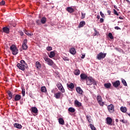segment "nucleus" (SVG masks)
<instances>
[{"label": "nucleus", "instance_id": "f257e3e1", "mask_svg": "<svg viewBox=\"0 0 130 130\" xmlns=\"http://www.w3.org/2000/svg\"><path fill=\"white\" fill-rule=\"evenodd\" d=\"M86 85L90 86V85H93V86H97V82H96L94 79L92 78V77H88L86 79Z\"/></svg>", "mask_w": 130, "mask_h": 130}, {"label": "nucleus", "instance_id": "f03ea898", "mask_svg": "<svg viewBox=\"0 0 130 130\" xmlns=\"http://www.w3.org/2000/svg\"><path fill=\"white\" fill-rule=\"evenodd\" d=\"M44 59L45 61H46L47 63V64L50 66L51 67H53V68H54V69H56L57 67L51 59L47 57H44Z\"/></svg>", "mask_w": 130, "mask_h": 130}, {"label": "nucleus", "instance_id": "7ed1b4c3", "mask_svg": "<svg viewBox=\"0 0 130 130\" xmlns=\"http://www.w3.org/2000/svg\"><path fill=\"white\" fill-rule=\"evenodd\" d=\"M10 50L12 52V54L13 55H17L18 53H19V50L17 48V47H16V45H12L10 47Z\"/></svg>", "mask_w": 130, "mask_h": 130}, {"label": "nucleus", "instance_id": "20e7f679", "mask_svg": "<svg viewBox=\"0 0 130 130\" xmlns=\"http://www.w3.org/2000/svg\"><path fill=\"white\" fill-rule=\"evenodd\" d=\"M106 53H103L102 52H101L97 55L96 58L99 60H101V59H103L106 56Z\"/></svg>", "mask_w": 130, "mask_h": 130}, {"label": "nucleus", "instance_id": "39448f33", "mask_svg": "<svg viewBox=\"0 0 130 130\" xmlns=\"http://www.w3.org/2000/svg\"><path fill=\"white\" fill-rule=\"evenodd\" d=\"M96 100L98 103L100 105V106H104L105 103L104 102H102V97L100 94L98 95L96 97Z\"/></svg>", "mask_w": 130, "mask_h": 130}, {"label": "nucleus", "instance_id": "423d86ee", "mask_svg": "<svg viewBox=\"0 0 130 130\" xmlns=\"http://www.w3.org/2000/svg\"><path fill=\"white\" fill-rule=\"evenodd\" d=\"M17 67L21 71H25V69H28V66L23 65L20 63L17 64Z\"/></svg>", "mask_w": 130, "mask_h": 130}, {"label": "nucleus", "instance_id": "0eeeda50", "mask_svg": "<svg viewBox=\"0 0 130 130\" xmlns=\"http://www.w3.org/2000/svg\"><path fill=\"white\" fill-rule=\"evenodd\" d=\"M108 110L110 113H113L114 112V105L111 104L107 107Z\"/></svg>", "mask_w": 130, "mask_h": 130}, {"label": "nucleus", "instance_id": "6e6552de", "mask_svg": "<svg viewBox=\"0 0 130 130\" xmlns=\"http://www.w3.org/2000/svg\"><path fill=\"white\" fill-rule=\"evenodd\" d=\"M56 86L58 88V89H59V90L60 91H61V92H62V93H64V89L63 88V86H62V84H61V83H60V82H58L56 84Z\"/></svg>", "mask_w": 130, "mask_h": 130}, {"label": "nucleus", "instance_id": "1a4fd4ad", "mask_svg": "<svg viewBox=\"0 0 130 130\" xmlns=\"http://www.w3.org/2000/svg\"><path fill=\"white\" fill-rule=\"evenodd\" d=\"M27 42H28L27 39H25L23 40L22 43V49L23 50H26L27 48H28V46H27Z\"/></svg>", "mask_w": 130, "mask_h": 130}, {"label": "nucleus", "instance_id": "9d476101", "mask_svg": "<svg viewBox=\"0 0 130 130\" xmlns=\"http://www.w3.org/2000/svg\"><path fill=\"white\" fill-rule=\"evenodd\" d=\"M89 77L85 74L82 73L80 75V78L82 81L86 80L87 81V79H88Z\"/></svg>", "mask_w": 130, "mask_h": 130}, {"label": "nucleus", "instance_id": "9b49d317", "mask_svg": "<svg viewBox=\"0 0 130 130\" xmlns=\"http://www.w3.org/2000/svg\"><path fill=\"white\" fill-rule=\"evenodd\" d=\"M112 84L113 87H114L115 88H117V87H118L119 85H120V81H119V80H117L115 82H113Z\"/></svg>", "mask_w": 130, "mask_h": 130}, {"label": "nucleus", "instance_id": "f8f14e48", "mask_svg": "<svg viewBox=\"0 0 130 130\" xmlns=\"http://www.w3.org/2000/svg\"><path fill=\"white\" fill-rule=\"evenodd\" d=\"M2 31L4 32V33L9 34V33H10V28H9L8 27H4L2 28Z\"/></svg>", "mask_w": 130, "mask_h": 130}, {"label": "nucleus", "instance_id": "ddd939ff", "mask_svg": "<svg viewBox=\"0 0 130 130\" xmlns=\"http://www.w3.org/2000/svg\"><path fill=\"white\" fill-rule=\"evenodd\" d=\"M76 92H77V93H78L80 95L83 94V90L82 89V88H81V87H76Z\"/></svg>", "mask_w": 130, "mask_h": 130}, {"label": "nucleus", "instance_id": "4468645a", "mask_svg": "<svg viewBox=\"0 0 130 130\" xmlns=\"http://www.w3.org/2000/svg\"><path fill=\"white\" fill-rule=\"evenodd\" d=\"M67 86L68 87V88H69V89H71L72 90H73V89H74V88H75V85H74V83H71L70 84H67Z\"/></svg>", "mask_w": 130, "mask_h": 130}, {"label": "nucleus", "instance_id": "2eb2a0df", "mask_svg": "<svg viewBox=\"0 0 130 130\" xmlns=\"http://www.w3.org/2000/svg\"><path fill=\"white\" fill-rule=\"evenodd\" d=\"M106 121H107V124L110 125L111 123H112V119L111 117H107L106 118Z\"/></svg>", "mask_w": 130, "mask_h": 130}, {"label": "nucleus", "instance_id": "dca6fc26", "mask_svg": "<svg viewBox=\"0 0 130 130\" xmlns=\"http://www.w3.org/2000/svg\"><path fill=\"white\" fill-rule=\"evenodd\" d=\"M21 95L20 94H16L14 97V101H19L21 100Z\"/></svg>", "mask_w": 130, "mask_h": 130}, {"label": "nucleus", "instance_id": "f3484780", "mask_svg": "<svg viewBox=\"0 0 130 130\" xmlns=\"http://www.w3.org/2000/svg\"><path fill=\"white\" fill-rule=\"evenodd\" d=\"M104 86L105 88H106V89H110L112 85H111V83H105L104 84Z\"/></svg>", "mask_w": 130, "mask_h": 130}, {"label": "nucleus", "instance_id": "a211bd4d", "mask_svg": "<svg viewBox=\"0 0 130 130\" xmlns=\"http://www.w3.org/2000/svg\"><path fill=\"white\" fill-rule=\"evenodd\" d=\"M60 95H61V92H57L54 94V97L56 99H59L60 98Z\"/></svg>", "mask_w": 130, "mask_h": 130}, {"label": "nucleus", "instance_id": "6ab92c4d", "mask_svg": "<svg viewBox=\"0 0 130 130\" xmlns=\"http://www.w3.org/2000/svg\"><path fill=\"white\" fill-rule=\"evenodd\" d=\"M58 122L60 124H61L62 125H64V120L62 118H59L58 119Z\"/></svg>", "mask_w": 130, "mask_h": 130}, {"label": "nucleus", "instance_id": "aec40b11", "mask_svg": "<svg viewBox=\"0 0 130 130\" xmlns=\"http://www.w3.org/2000/svg\"><path fill=\"white\" fill-rule=\"evenodd\" d=\"M31 112H33L34 113H37L38 112V109H37V108L35 107H31Z\"/></svg>", "mask_w": 130, "mask_h": 130}, {"label": "nucleus", "instance_id": "412c9836", "mask_svg": "<svg viewBox=\"0 0 130 130\" xmlns=\"http://www.w3.org/2000/svg\"><path fill=\"white\" fill-rule=\"evenodd\" d=\"M86 119H87L88 122L92 123V121H93V120H92V118H91V116L90 115H86Z\"/></svg>", "mask_w": 130, "mask_h": 130}, {"label": "nucleus", "instance_id": "4be33fe9", "mask_svg": "<svg viewBox=\"0 0 130 130\" xmlns=\"http://www.w3.org/2000/svg\"><path fill=\"white\" fill-rule=\"evenodd\" d=\"M14 127H16V128H19V129H21V128H22V125L17 123H15L14 124Z\"/></svg>", "mask_w": 130, "mask_h": 130}, {"label": "nucleus", "instance_id": "5701e85b", "mask_svg": "<svg viewBox=\"0 0 130 130\" xmlns=\"http://www.w3.org/2000/svg\"><path fill=\"white\" fill-rule=\"evenodd\" d=\"M70 53H71V54H76V49H75L74 48H71L70 49Z\"/></svg>", "mask_w": 130, "mask_h": 130}, {"label": "nucleus", "instance_id": "b1692460", "mask_svg": "<svg viewBox=\"0 0 130 130\" xmlns=\"http://www.w3.org/2000/svg\"><path fill=\"white\" fill-rule=\"evenodd\" d=\"M7 94L9 95V100H11V99H12V98H13V94L12 93V92H11V91H10V90H8L7 91Z\"/></svg>", "mask_w": 130, "mask_h": 130}, {"label": "nucleus", "instance_id": "393cba45", "mask_svg": "<svg viewBox=\"0 0 130 130\" xmlns=\"http://www.w3.org/2000/svg\"><path fill=\"white\" fill-rule=\"evenodd\" d=\"M55 56V53L54 51H51L50 53V55H49V57L50 58H52V57H54Z\"/></svg>", "mask_w": 130, "mask_h": 130}, {"label": "nucleus", "instance_id": "a878e982", "mask_svg": "<svg viewBox=\"0 0 130 130\" xmlns=\"http://www.w3.org/2000/svg\"><path fill=\"white\" fill-rule=\"evenodd\" d=\"M86 25V22H85L84 21H82L80 22L79 25V28H81L82 27H84Z\"/></svg>", "mask_w": 130, "mask_h": 130}, {"label": "nucleus", "instance_id": "bb28decb", "mask_svg": "<svg viewBox=\"0 0 130 130\" xmlns=\"http://www.w3.org/2000/svg\"><path fill=\"white\" fill-rule=\"evenodd\" d=\"M75 105H77L78 107H81V106H82V103L78 102V100L75 101Z\"/></svg>", "mask_w": 130, "mask_h": 130}, {"label": "nucleus", "instance_id": "cd10ccee", "mask_svg": "<svg viewBox=\"0 0 130 130\" xmlns=\"http://www.w3.org/2000/svg\"><path fill=\"white\" fill-rule=\"evenodd\" d=\"M67 11L69 12V13H74V9L72 7H68L67 8Z\"/></svg>", "mask_w": 130, "mask_h": 130}, {"label": "nucleus", "instance_id": "c85d7f7f", "mask_svg": "<svg viewBox=\"0 0 130 130\" xmlns=\"http://www.w3.org/2000/svg\"><path fill=\"white\" fill-rule=\"evenodd\" d=\"M41 91L43 93H46L47 92V90H46V87L45 86H42L41 88Z\"/></svg>", "mask_w": 130, "mask_h": 130}, {"label": "nucleus", "instance_id": "c756f323", "mask_svg": "<svg viewBox=\"0 0 130 130\" xmlns=\"http://www.w3.org/2000/svg\"><path fill=\"white\" fill-rule=\"evenodd\" d=\"M36 66L37 69H38L39 70V69L41 68V64H40V62L39 61H37L36 63Z\"/></svg>", "mask_w": 130, "mask_h": 130}, {"label": "nucleus", "instance_id": "7c9ffc66", "mask_svg": "<svg viewBox=\"0 0 130 130\" xmlns=\"http://www.w3.org/2000/svg\"><path fill=\"white\" fill-rule=\"evenodd\" d=\"M74 75H76V76H79V75H80V74H81V71H80L79 70H76L74 72Z\"/></svg>", "mask_w": 130, "mask_h": 130}, {"label": "nucleus", "instance_id": "2f4dec72", "mask_svg": "<svg viewBox=\"0 0 130 130\" xmlns=\"http://www.w3.org/2000/svg\"><path fill=\"white\" fill-rule=\"evenodd\" d=\"M41 22L42 24H45L46 23V18L45 17H43L41 19Z\"/></svg>", "mask_w": 130, "mask_h": 130}, {"label": "nucleus", "instance_id": "473e14b6", "mask_svg": "<svg viewBox=\"0 0 130 130\" xmlns=\"http://www.w3.org/2000/svg\"><path fill=\"white\" fill-rule=\"evenodd\" d=\"M120 110L122 112H123L124 113H125L126 112V108L125 107H121L120 108Z\"/></svg>", "mask_w": 130, "mask_h": 130}, {"label": "nucleus", "instance_id": "72a5a7b5", "mask_svg": "<svg viewBox=\"0 0 130 130\" xmlns=\"http://www.w3.org/2000/svg\"><path fill=\"white\" fill-rule=\"evenodd\" d=\"M68 111H69V112H71L72 113H74V112L76 111V110L74 108L70 107L68 109Z\"/></svg>", "mask_w": 130, "mask_h": 130}, {"label": "nucleus", "instance_id": "f704fd0d", "mask_svg": "<svg viewBox=\"0 0 130 130\" xmlns=\"http://www.w3.org/2000/svg\"><path fill=\"white\" fill-rule=\"evenodd\" d=\"M24 33L27 35V36H32V35H33V34L29 33V32L26 30H24Z\"/></svg>", "mask_w": 130, "mask_h": 130}, {"label": "nucleus", "instance_id": "c9c22d12", "mask_svg": "<svg viewBox=\"0 0 130 130\" xmlns=\"http://www.w3.org/2000/svg\"><path fill=\"white\" fill-rule=\"evenodd\" d=\"M121 81H122V83L124 85V86H127V83H126V81H125V80L122 78Z\"/></svg>", "mask_w": 130, "mask_h": 130}, {"label": "nucleus", "instance_id": "e433bc0d", "mask_svg": "<svg viewBox=\"0 0 130 130\" xmlns=\"http://www.w3.org/2000/svg\"><path fill=\"white\" fill-rule=\"evenodd\" d=\"M20 64H23L24 66H27V63H26L24 60H21L20 61Z\"/></svg>", "mask_w": 130, "mask_h": 130}, {"label": "nucleus", "instance_id": "4c0bfd02", "mask_svg": "<svg viewBox=\"0 0 130 130\" xmlns=\"http://www.w3.org/2000/svg\"><path fill=\"white\" fill-rule=\"evenodd\" d=\"M62 58L64 60H65L66 61H70V59L69 58H68L66 56H63Z\"/></svg>", "mask_w": 130, "mask_h": 130}, {"label": "nucleus", "instance_id": "58836bf2", "mask_svg": "<svg viewBox=\"0 0 130 130\" xmlns=\"http://www.w3.org/2000/svg\"><path fill=\"white\" fill-rule=\"evenodd\" d=\"M108 37L110 38V39H113V36H112V34L111 32L109 33Z\"/></svg>", "mask_w": 130, "mask_h": 130}, {"label": "nucleus", "instance_id": "ea45409f", "mask_svg": "<svg viewBox=\"0 0 130 130\" xmlns=\"http://www.w3.org/2000/svg\"><path fill=\"white\" fill-rule=\"evenodd\" d=\"M81 15V19H85V17L86 16V13H83V12H82Z\"/></svg>", "mask_w": 130, "mask_h": 130}, {"label": "nucleus", "instance_id": "a19ab883", "mask_svg": "<svg viewBox=\"0 0 130 130\" xmlns=\"http://www.w3.org/2000/svg\"><path fill=\"white\" fill-rule=\"evenodd\" d=\"M36 24L37 25H41V21H40V20H37Z\"/></svg>", "mask_w": 130, "mask_h": 130}, {"label": "nucleus", "instance_id": "79ce46f5", "mask_svg": "<svg viewBox=\"0 0 130 130\" xmlns=\"http://www.w3.org/2000/svg\"><path fill=\"white\" fill-rule=\"evenodd\" d=\"M47 50H48V51H50V50H52V47L51 46L47 47Z\"/></svg>", "mask_w": 130, "mask_h": 130}, {"label": "nucleus", "instance_id": "37998d69", "mask_svg": "<svg viewBox=\"0 0 130 130\" xmlns=\"http://www.w3.org/2000/svg\"><path fill=\"white\" fill-rule=\"evenodd\" d=\"M113 12H114V15H116V16H118V13H117V11H116V10L114 9Z\"/></svg>", "mask_w": 130, "mask_h": 130}, {"label": "nucleus", "instance_id": "c03bdc74", "mask_svg": "<svg viewBox=\"0 0 130 130\" xmlns=\"http://www.w3.org/2000/svg\"><path fill=\"white\" fill-rule=\"evenodd\" d=\"M6 4V2L5 1H2L1 2H0L1 6H4Z\"/></svg>", "mask_w": 130, "mask_h": 130}, {"label": "nucleus", "instance_id": "a18cd8bd", "mask_svg": "<svg viewBox=\"0 0 130 130\" xmlns=\"http://www.w3.org/2000/svg\"><path fill=\"white\" fill-rule=\"evenodd\" d=\"M94 34V36H98V35H99V32H98L97 30H95V33Z\"/></svg>", "mask_w": 130, "mask_h": 130}, {"label": "nucleus", "instance_id": "49530a36", "mask_svg": "<svg viewBox=\"0 0 130 130\" xmlns=\"http://www.w3.org/2000/svg\"><path fill=\"white\" fill-rule=\"evenodd\" d=\"M22 96L24 97V96H25V89H22Z\"/></svg>", "mask_w": 130, "mask_h": 130}, {"label": "nucleus", "instance_id": "de8ad7c7", "mask_svg": "<svg viewBox=\"0 0 130 130\" xmlns=\"http://www.w3.org/2000/svg\"><path fill=\"white\" fill-rule=\"evenodd\" d=\"M100 13V15H101V17H102V18H104V17H105V16H104V14H103L102 13V12L101 11Z\"/></svg>", "mask_w": 130, "mask_h": 130}, {"label": "nucleus", "instance_id": "09e8293b", "mask_svg": "<svg viewBox=\"0 0 130 130\" xmlns=\"http://www.w3.org/2000/svg\"><path fill=\"white\" fill-rule=\"evenodd\" d=\"M115 30H121V28H120V27H119L118 26H115Z\"/></svg>", "mask_w": 130, "mask_h": 130}, {"label": "nucleus", "instance_id": "8fccbe9b", "mask_svg": "<svg viewBox=\"0 0 130 130\" xmlns=\"http://www.w3.org/2000/svg\"><path fill=\"white\" fill-rule=\"evenodd\" d=\"M100 22H101V23H103L104 22V19L102 18H100Z\"/></svg>", "mask_w": 130, "mask_h": 130}, {"label": "nucleus", "instance_id": "3c124183", "mask_svg": "<svg viewBox=\"0 0 130 130\" xmlns=\"http://www.w3.org/2000/svg\"><path fill=\"white\" fill-rule=\"evenodd\" d=\"M86 56V55L84 54H82V56L81 57V58H82V59H83V58H85V57Z\"/></svg>", "mask_w": 130, "mask_h": 130}, {"label": "nucleus", "instance_id": "603ef678", "mask_svg": "<svg viewBox=\"0 0 130 130\" xmlns=\"http://www.w3.org/2000/svg\"><path fill=\"white\" fill-rule=\"evenodd\" d=\"M20 35L21 36H23L24 35V32L23 31H21L20 32Z\"/></svg>", "mask_w": 130, "mask_h": 130}, {"label": "nucleus", "instance_id": "864d4df0", "mask_svg": "<svg viewBox=\"0 0 130 130\" xmlns=\"http://www.w3.org/2000/svg\"><path fill=\"white\" fill-rule=\"evenodd\" d=\"M120 121H121L123 123H125V121H124V120H120Z\"/></svg>", "mask_w": 130, "mask_h": 130}, {"label": "nucleus", "instance_id": "5fc2aeb1", "mask_svg": "<svg viewBox=\"0 0 130 130\" xmlns=\"http://www.w3.org/2000/svg\"><path fill=\"white\" fill-rule=\"evenodd\" d=\"M107 13H108V14H109V15H111V11H110V10H108V11H107Z\"/></svg>", "mask_w": 130, "mask_h": 130}, {"label": "nucleus", "instance_id": "6e6d98bb", "mask_svg": "<svg viewBox=\"0 0 130 130\" xmlns=\"http://www.w3.org/2000/svg\"><path fill=\"white\" fill-rule=\"evenodd\" d=\"M96 18L98 19V20H99V19H100V15H98Z\"/></svg>", "mask_w": 130, "mask_h": 130}, {"label": "nucleus", "instance_id": "4d7b16f0", "mask_svg": "<svg viewBox=\"0 0 130 130\" xmlns=\"http://www.w3.org/2000/svg\"><path fill=\"white\" fill-rule=\"evenodd\" d=\"M119 19H120V20H123V18H122L121 17H119Z\"/></svg>", "mask_w": 130, "mask_h": 130}, {"label": "nucleus", "instance_id": "13d9d810", "mask_svg": "<svg viewBox=\"0 0 130 130\" xmlns=\"http://www.w3.org/2000/svg\"><path fill=\"white\" fill-rule=\"evenodd\" d=\"M115 121L116 122H118V120L117 119H116Z\"/></svg>", "mask_w": 130, "mask_h": 130}, {"label": "nucleus", "instance_id": "bf43d9fd", "mask_svg": "<svg viewBox=\"0 0 130 130\" xmlns=\"http://www.w3.org/2000/svg\"><path fill=\"white\" fill-rule=\"evenodd\" d=\"M126 1H127V2H128V0H126Z\"/></svg>", "mask_w": 130, "mask_h": 130}, {"label": "nucleus", "instance_id": "052dcab7", "mask_svg": "<svg viewBox=\"0 0 130 130\" xmlns=\"http://www.w3.org/2000/svg\"><path fill=\"white\" fill-rule=\"evenodd\" d=\"M16 104H18V103H16Z\"/></svg>", "mask_w": 130, "mask_h": 130}, {"label": "nucleus", "instance_id": "680f3d73", "mask_svg": "<svg viewBox=\"0 0 130 130\" xmlns=\"http://www.w3.org/2000/svg\"><path fill=\"white\" fill-rule=\"evenodd\" d=\"M77 1H79V0H77Z\"/></svg>", "mask_w": 130, "mask_h": 130}]
</instances>
